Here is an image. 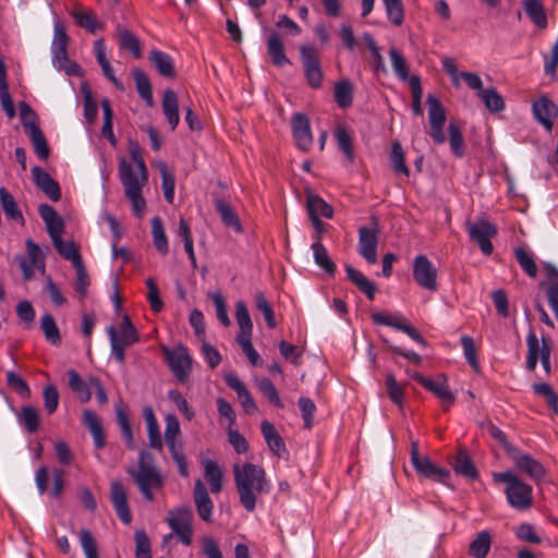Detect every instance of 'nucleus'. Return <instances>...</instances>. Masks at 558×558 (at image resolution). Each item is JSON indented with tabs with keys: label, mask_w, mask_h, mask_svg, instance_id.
<instances>
[{
	"label": "nucleus",
	"mask_w": 558,
	"mask_h": 558,
	"mask_svg": "<svg viewBox=\"0 0 558 558\" xmlns=\"http://www.w3.org/2000/svg\"><path fill=\"white\" fill-rule=\"evenodd\" d=\"M40 328L45 339L52 345L59 347L62 342L59 327L51 314H45L40 318Z\"/></svg>",
	"instance_id": "a19ab883"
},
{
	"label": "nucleus",
	"mask_w": 558,
	"mask_h": 558,
	"mask_svg": "<svg viewBox=\"0 0 558 558\" xmlns=\"http://www.w3.org/2000/svg\"><path fill=\"white\" fill-rule=\"evenodd\" d=\"M151 235L156 250L162 255L167 254L169 251L168 238L165 232L162 220L158 216L151 219Z\"/></svg>",
	"instance_id": "37998d69"
},
{
	"label": "nucleus",
	"mask_w": 558,
	"mask_h": 558,
	"mask_svg": "<svg viewBox=\"0 0 558 558\" xmlns=\"http://www.w3.org/2000/svg\"><path fill=\"white\" fill-rule=\"evenodd\" d=\"M108 335L110 339L111 355L117 362L123 363L125 359V348L133 344L134 342L121 338L114 326H110L108 328Z\"/></svg>",
	"instance_id": "4c0bfd02"
},
{
	"label": "nucleus",
	"mask_w": 558,
	"mask_h": 558,
	"mask_svg": "<svg viewBox=\"0 0 558 558\" xmlns=\"http://www.w3.org/2000/svg\"><path fill=\"white\" fill-rule=\"evenodd\" d=\"M256 308L264 315L265 322L269 328H275L277 326V322L275 318V313L267 301L265 294L260 291L255 293L254 296Z\"/></svg>",
	"instance_id": "6e6d98bb"
},
{
	"label": "nucleus",
	"mask_w": 558,
	"mask_h": 558,
	"mask_svg": "<svg viewBox=\"0 0 558 558\" xmlns=\"http://www.w3.org/2000/svg\"><path fill=\"white\" fill-rule=\"evenodd\" d=\"M535 119L546 129L551 130L554 119L558 114L557 106L546 96H542L532 105Z\"/></svg>",
	"instance_id": "412c9836"
},
{
	"label": "nucleus",
	"mask_w": 558,
	"mask_h": 558,
	"mask_svg": "<svg viewBox=\"0 0 558 558\" xmlns=\"http://www.w3.org/2000/svg\"><path fill=\"white\" fill-rule=\"evenodd\" d=\"M389 160L392 167V170L396 174H402L405 177L410 175V169L405 163V155L400 142L395 141L391 144V150L389 155Z\"/></svg>",
	"instance_id": "ea45409f"
},
{
	"label": "nucleus",
	"mask_w": 558,
	"mask_h": 558,
	"mask_svg": "<svg viewBox=\"0 0 558 558\" xmlns=\"http://www.w3.org/2000/svg\"><path fill=\"white\" fill-rule=\"evenodd\" d=\"M117 33L120 47L132 52L134 58H141L142 49L137 37L120 24L117 26Z\"/></svg>",
	"instance_id": "f704fd0d"
},
{
	"label": "nucleus",
	"mask_w": 558,
	"mask_h": 558,
	"mask_svg": "<svg viewBox=\"0 0 558 558\" xmlns=\"http://www.w3.org/2000/svg\"><path fill=\"white\" fill-rule=\"evenodd\" d=\"M225 380L228 387L235 391L244 411L248 414L254 413L257 410V405L244 383L241 381L239 377L232 373L226 375Z\"/></svg>",
	"instance_id": "4be33fe9"
},
{
	"label": "nucleus",
	"mask_w": 558,
	"mask_h": 558,
	"mask_svg": "<svg viewBox=\"0 0 558 558\" xmlns=\"http://www.w3.org/2000/svg\"><path fill=\"white\" fill-rule=\"evenodd\" d=\"M453 470L469 480H476L478 471L464 450H459L452 463Z\"/></svg>",
	"instance_id": "473e14b6"
},
{
	"label": "nucleus",
	"mask_w": 558,
	"mask_h": 558,
	"mask_svg": "<svg viewBox=\"0 0 558 558\" xmlns=\"http://www.w3.org/2000/svg\"><path fill=\"white\" fill-rule=\"evenodd\" d=\"M387 17L396 25L400 26L404 20V9L401 0H383Z\"/></svg>",
	"instance_id": "4d7b16f0"
},
{
	"label": "nucleus",
	"mask_w": 558,
	"mask_h": 558,
	"mask_svg": "<svg viewBox=\"0 0 558 558\" xmlns=\"http://www.w3.org/2000/svg\"><path fill=\"white\" fill-rule=\"evenodd\" d=\"M311 248L313 251V257L315 264L320 267L323 270H325L328 275H333L336 272V265L331 260V258L328 255L327 248L320 241V236H317V241H315Z\"/></svg>",
	"instance_id": "c756f323"
},
{
	"label": "nucleus",
	"mask_w": 558,
	"mask_h": 558,
	"mask_svg": "<svg viewBox=\"0 0 558 558\" xmlns=\"http://www.w3.org/2000/svg\"><path fill=\"white\" fill-rule=\"evenodd\" d=\"M117 422L120 426L122 437L126 441L129 447H132L133 444V433L129 418V414L123 407H117L116 409Z\"/></svg>",
	"instance_id": "680f3d73"
},
{
	"label": "nucleus",
	"mask_w": 558,
	"mask_h": 558,
	"mask_svg": "<svg viewBox=\"0 0 558 558\" xmlns=\"http://www.w3.org/2000/svg\"><path fill=\"white\" fill-rule=\"evenodd\" d=\"M68 384L70 389L76 393L82 402L89 401L92 393L89 386L83 380L80 374L74 369L66 372Z\"/></svg>",
	"instance_id": "79ce46f5"
},
{
	"label": "nucleus",
	"mask_w": 558,
	"mask_h": 558,
	"mask_svg": "<svg viewBox=\"0 0 558 558\" xmlns=\"http://www.w3.org/2000/svg\"><path fill=\"white\" fill-rule=\"evenodd\" d=\"M414 470L416 473L427 480L448 485L450 478V472L447 469L440 468L435 464L429 457L423 456V459L417 460L415 458Z\"/></svg>",
	"instance_id": "f3484780"
},
{
	"label": "nucleus",
	"mask_w": 558,
	"mask_h": 558,
	"mask_svg": "<svg viewBox=\"0 0 558 558\" xmlns=\"http://www.w3.org/2000/svg\"><path fill=\"white\" fill-rule=\"evenodd\" d=\"M533 391L538 396H543L548 407L551 408L555 412L558 411V396L555 393L554 389L549 384H534Z\"/></svg>",
	"instance_id": "338daca9"
},
{
	"label": "nucleus",
	"mask_w": 558,
	"mask_h": 558,
	"mask_svg": "<svg viewBox=\"0 0 558 558\" xmlns=\"http://www.w3.org/2000/svg\"><path fill=\"white\" fill-rule=\"evenodd\" d=\"M17 420L19 423L23 425L29 434L37 432L39 427L38 410L32 405L22 407Z\"/></svg>",
	"instance_id": "de8ad7c7"
},
{
	"label": "nucleus",
	"mask_w": 558,
	"mask_h": 558,
	"mask_svg": "<svg viewBox=\"0 0 558 558\" xmlns=\"http://www.w3.org/2000/svg\"><path fill=\"white\" fill-rule=\"evenodd\" d=\"M523 8L530 20L541 29L548 25L547 14L539 0H524Z\"/></svg>",
	"instance_id": "2f4dec72"
},
{
	"label": "nucleus",
	"mask_w": 558,
	"mask_h": 558,
	"mask_svg": "<svg viewBox=\"0 0 558 558\" xmlns=\"http://www.w3.org/2000/svg\"><path fill=\"white\" fill-rule=\"evenodd\" d=\"M267 52L272 64L277 68H282L291 63L286 54L282 38L280 34L275 31L267 37Z\"/></svg>",
	"instance_id": "5701e85b"
},
{
	"label": "nucleus",
	"mask_w": 558,
	"mask_h": 558,
	"mask_svg": "<svg viewBox=\"0 0 558 558\" xmlns=\"http://www.w3.org/2000/svg\"><path fill=\"white\" fill-rule=\"evenodd\" d=\"M32 175L37 187L41 190L49 199L58 202L61 198V189L59 183L52 179L47 171L35 166L32 169Z\"/></svg>",
	"instance_id": "aec40b11"
},
{
	"label": "nucleus",
	"mask_w": 558,
	"mask_h": 558,
	"mask_svg": "<svg viewBox=\"0 0 558 558\" xmlns=\"http://www.w3.org/2000/svg\"><path fill=\"white\" fill-rule=\"evenodd\" d=\"M80 543L86 558H98V549L95 538L88 530L78 533Z\"/></svg>",
	"instance_id": "0e129e2a"
},
{
	"label": "nucleus",
	"mask_w": 558,
	"mask_h": 558,
	"mask_svg": "<svg viewBox=\"0 0 558 558\" xmlns=\"http://www.w3.org/2000/svg\"><path fill=\"white\" fill-rule=\"evenodd\" d=\"M163 354L173 376L180 384L187 381L192 371V357L184 345L163 348Z\"/></svg>",
	"instance_id": "0eeeda50"
},
{
	"label": "nucleus",
	"mask_w": 558,
	"mask_h": 558,
	"mask_svg": "<svg viewBox=\"0 0 558 558\" xmlns=\"http://www.w3.org/2000/svg\"><path fill=\"white\" fill-rule=\"evenodd\" d=\"M54 248L58 253L66 260H70L72 265H76L82 260V257L73 242H64L62 238L52 241Z\"/></svg>",
	"instance_id": "8fccbe9b"
},
{
	"label": "nucleus",
	"mask_w": 558,
	"mask_h": 558,
	"mask_svg": "<svg viewBox=\"0 0 558 558\" xmlns=\"http://www.w3.org/2000/svg\"><path fill=\"white\" fill-rule=\"evenodd\" d=\"M461 345L463 349V354L466 360V362L470 364V366L477 372L478 371V362L476 356V347L474 343V340L472 337L464 335L460 339Z\"/></svg>",
	"instance_id": "e2e57ef3"
},
{
	"label": "nucleus",
	"mask_w": 558,
	"mask_h": 558,
	"mask_svg": "<svg viewBox=\"0 0 558 558\" xmlns=\"http://www.w3.org/2000/svg\"><path fill=\"white\" fill-rule=\"evenodd\" d=\"M260 432L269 450L274 454L280 458L283 456V453L288 452L282 437L278 434L275 426L270 422L263 421L260 424Z\"/></svg>",
	"instance_id": "b1692460"
},
{
	"label": "nucleus",
	"mask_w": 558,
	"mask_h": 558,
	"mask_svg": "<svg viewBox=\"0 0 558 558\" xmlns=\"http://www.w3.org/2000/svg\"><path fill=\"white\" fill-rule=\"evenodd\" d=\"M204 474L209 483L210 492L218 494L222 489V471L219 465L213 460H206L204 463Z\"/></svg>",
	"instance_id": "e433bc0d"
},
{
	"label": "nucleus",
	"mask_w": 558,
	"mask_h": 558,
	"mask_svg": "<svg viewBox=\"0 0 558 558\" xmlns=\"http://www.w3.org/2000/svg\"><path fill=\"white\" fill-rule=\"evenodd\" d=\"M409 85L412 94V111L415 116H422L423 114V107H422V95L423 89L421 86V80L417 75H413L409 80Z\"/></svg>",
	"instance_id": "bf43d9fd"
},
{
	"label": "nucleus",
	"mask_w": 558,
	"mask_h": 558,
	"mask_svg": "<svg viewBox=\"0 0 558 558\" xmlns=\"http://www.w3.org/2000/svg\"><path fill=\"white\" fill-rule=\"evenodd\" d=\"M469 236L474 241L484 255H490L494 246L490 241L497 234L496 227L489 221L482 219L477 222L468 223Z\"/></svg>",
	"instance_id": "9d476101"
},
{
	"label": "nucleus",
	"mask_w": 558,
	"mask_h": 558,
	"mask_svg": "<svg viewBox=\"0 0 558 558\" xmlns=\"http://www.w3.org/2000/svg\"><path fill=\"white\" fill-rule=\"evenodd\" d=\"M494 481L507 484L505 495L508 504L517 510H527L533 502V488L524 483L513 472H500L493 474Z\"/></svg>",
	"instance_id": "20e7f679"
},
{
	"label": "nucleus",
	"mask_w": 558,
	"mask_h": 558,
	"mask_svg": "<svg viewBox=\"0 0 558 558\" xmlns=\"http://www.w3.org/2000/svg\"><path fill=\"white\" fill-rule=\"evenodd\" d=\"M161 107L165 118L173 131L180 122L179 100L174 90L166 89L163 92Z\"/></svg>",
	"instance_id": "393cba45"
},
{
	"label": "nucleus",
	"mask_w": 558,
	"mask_h": 558,
	"mask_svg": "<svg viewBox=\"0 0 558 558\" xmlns=\"http://www.w3.org/2000/svg\"><path fill=\"white\" fill-rule=\"evenodd\" d=\"M333 96L337 105L347 109L352 105L353 101V86L348 80L336 83Z\"/></svg>",
	"instance_id": "49530a36"
},
{
	"label": "nucleus",
	"mask_w": 558,
	"mask_h": 558,
	"mask_svg": "<svg viewBox=\"0 0 558 558\" xmlns=\"http://www.w3.org/2000/svg\"><path fill=\"white\" fill-rule=\"evenodd\" d=\"M131 157L137 165L141 178H138L132 166L125 160H122L119 165V174L124 186L125 196L132 204L134 215L142 218L146 208V201L142 195V187L148 180V170L137 150L131 151Z\"/></svg>",
	"instance_id": "f03ea898"
},
{
	"label": "nucleus",
	"mask_w": 558,
	"mask_h": 558,
	"mask_svg": "<svg viewBox=\"0 0 558 558\" xmlns=\"http://www.w3.org/2000/svg\"><path fill=\"white\" fill-rule=\"evenodd\" d=\"M130 476L137 485L144 499L154 500V490H160L165 485V478L153 463V457L147 451H140L136 469H130Z\"/></svg>",
	"instance_id": "7ed1b4c3"
},
{
	"label": "nucleus",
	"mask_w": 558,
	"mask_h": 558,
	"mask_svg": "<svg viewBox=\"0 0 558 558\" xmlns=\"http://www.w3.org/2000/svg\"><path fill=\"white\" fill-rule=\"evenodd\" d=\"M335 137L340 150L344 154L349 161L354 159V149L352 138L348 130L343 125H338L335 131Z\"/></svg>",
	"instance_id": "603ef678"
},
{
	"label": "nucleus",
	"mask_w": 558,
	"mask_h": 558,
	"mask_svg": "<svg viewBox=\"0 0 558 558\" xmlns=\"http://www.w3.org/2000/svg\"><path fill=\"white\" fill-rule=\"evenodd\" d=\"M413 378L425 389L435 395L442 402L445 410H448V408L454 403L456 397L450 391L445 376H439V379L441 380H433L423 376L422 374L416 373L413 375Z\"/></svg>",
	"instance_id": "4468645a"
},
{
	"label": "nucleus",
	"mask_w": 558,
	"mask_h": 558,
	"mask_svg": "<svg viewBox=\"0 0 558 558\" xmlns=\"http://www.w3.org/2000/svg\"><path fill=\"white\" fill-rule=\"evenodd\" d=\"M514 256L518 264L525 271V274L531 278H535L537 275V266L532 254L524 247H517L514 250Z\"/></svg>",
	"instance_id": "5fc2aeb1"
},
{
	"label": "nucleus",
	"mask_w": 558,
	"mask_h": 558,
	"mask_svg": "<svg viewBox=\"0 0 558 558\" xmlns=\"http://www.w3.org/2000/svg\"><path fill=\"white\" fill-rule=\"evenodd\" d=\"M492 537L489 532L482 531L471 542L469 553L475 558H485L490 549Z\"/></svg>",
	"instance_id": "a18cd8bd"
},
{
	"label": "nucleus",
	"mask_w": 558,
	"mask_h": 558,
	"mask_svg": "<svg viewBox=\"0 0 558 558\" xmlns=\"http://www.w3.org/2000/svg\"><path fill=\"white\" fill-rule=\"evenodd\" d=\"M485 107L490 112H500L505 108V101L502 96L496 90V88L483 89L478 93Z\"/></svg>",
	"instance_id": "09e8293b"
},
{
	"label": "nucleus",
	"mask_w": 558,
	"mask_h": 558,
	"mask_svg": "<svg viewBox=\"0 0 558 558\" xmlns=\"http://www.w3.org/2000/svg\"><path fill=\"white\" fill-rule=\"evenodd\" d=\"M82 93L84 100V117L89 123H93L96 120L98 113L97 104L90 89L86 85H83Z\"/></svg>",
	"instance_id": "69168bd1"
},
{
	"label": "nucleus",
	"mask_w": 558,
	"mask_h": 558,
	"mask_svg": "<svg viewBox=\"0 0 558 558\" xmlns=\"http://www.w3.org/2000/svg\"><path fill=\"white\" fill-rule=\"evenodd\" d=\"M70 37L66 34L65 26L60 21L53 24V38L51 43L52 64L58 71H64L66 75H80V65L69 59L68 46Z\"/></svg>",
	"instance_id": "39448f33"
},
{
	"label": "nucleus",
	"mask_w": 558,
	"mask_h": 558,
	"mask_svg": "<svg viewBox=\"0 0 558 558\" xmlns=\"http://www.w3.org/2000/svg\"><path fill=\"white\" fill-rule=\"evenodd\" d=\"M193 499L201 519L205 522H210L214 502L201 478H196L194 482Z\"/></svg>",
	"instance_id": "6ab92c4d"
},
{
	"label": "nucleus",
	"mask_w": 558,
	"mask_h": 558,
	"mask_svg": "<svg viewBox=\"0 0 558 558\" xmlns=\"http://www.w3.org/2000/svg\"><path fill=\"white\" fill-rule=\"evenodd\" d=\"M301 415L304 422V427L311 429L314 425V416L316 413V404L311 398L301 397L298 401Z\"/></svg>",
	"instance_id": "13d9d810"
},
{
	"label": "nucleus",
	"mask_w": 558,
	"mask_h": 558,
	"mask_svg": "<svg viewBox=\"0 0 558 558\" xmlns=\"http://www.w3.org/2000/svg\"><path fill=\"white\" fill-rule=\"evenodd\" d=\"M386 388L390 400L393 403L401 405L404 398V390L403 387L398 384L396 377L392 374H388L386 376Z\"/></svg>",
	"instance_id": "774afa93"
},
{
	"label": "nucleus",
	"mask_w": 558,
	"mask_h": 558,
	"mask_svg": "<svg viewBox=\"0 0 558 558\" xmlns=\"http://www.w3.org/2000/svg\"><path fill=\"white\" fill-rule=\"evenodd\" d=\"M136 92L138 96L146 102L148 107L154 106V98L151 92V83L148 75L138 68L132 70Z\"/></svg>",
	"instance_id": "c85d7f7f"
},
{
	"label": "nucleus",
	"mask_w": 558,
	"mask_h": 558,
	"mask_svg": "<svg viewBox=\"0 0 558 558\" xmlns=\"http://www.w3.org/2000/svg\"><path fill=\"white\" fill-rule=\"evenodd\" d=\"M344 270L347 278L355 284V287L366 295L369 301L375 299L376 287L368 280L361 271L353 268L351 265H345Z\"/></svg>",
	"instance_id": "bb28decb"
},
{
	"label": "nucleus",
	"mask_w": 558,
	"mask_h": 558,
	"mask_svg": "<svg viewBox=\"0 0 558 558\" xmlns=\"http://www.w3.org/2000/svg\"><path fill=\"white\" fill-rule=\"evenodd\" d=\"M306 207L310 217H324L327 219L333 217L332 207L318 195L308 194L306 197Z\"/></svg>",
	"instance_id": "7c9ffc66"
},
{
	"label": "nucleus",
	"mask_w": 558,
	"mask_h": 558,
	"mask_svg": "<svg viewBox=\"0 0 558 558\" xmlns=\"http://www.w3.org/2000/svg\"><path fill=\"white\" fill-rule=\"evenodd\" d=\"M193 520L194 513L192 508L189 506H181L169 510L166 519L172 532L179 537L182 544L186 546L192 544Z\"/></svg>",
	"instance_id": "423d86ee"
},
{
	"label": "nucleus",
	"mask_w": 558,
	"mask_h": 558,
	"mask_svg": "<svg viewBox=\"0 0 558 558\" xmlns=\"http://www.w3.org/2000/svg\"><path fill=\"white\" fill-rule=\"evenodd\" d=\"M26 133L33 144V147L40 159H47L49 157V146L46 137L40 130L38 124L29 123Z\"/></svg>",
	"instance_id": "72a5a7b5"
},
{
	"label": "nucleus",
	"mask_w": 558,
	"mask_h": 558,
	"mask_svg": "<svg viewBox=\"0 0 558 558\" xmlns=\"http://www.w3.org/2000/svg\"><path fill=\"white\" fill-rule=\"evenodd\" d=\"M293 138L299 149L307 151L313 144L310 119L306 114L296 112L291 119Z\"/></svg>",
	"instance_id": "2eb2a0df"
},
{
	"label": "nucleus",
	"mask_w": 558,
	"mask_h": 558,
	"mask_svg": "<svg viewBox=\"0 0 558 558\" xmlns=\"http://www.w3.org/2000/svg\"><path fill=\"white\" fill-rule=\"evenodd\" d=\"M372 322L376 325H384L391 327L396 330L402 331L408 335L416 343L425 347L426 341L420 335V332L411 325L407 323V319L401 314H390L384 312H375L371 316Z\"/></svg>",
	"instance_id": "1a4fd4ad"
},
{
	"label": "nucleus",
	"mask_w": 558,
	"mask_h": 558,
	"mask_svg": "<svg viewBox=\"0 0 558 558\" xmlns=\"http://www.w3.org/2000/svg\"><path fill=\"white\" fill-rule=\"evenodd\" d=\"M148 60L161 76L169 78L174 77V63L170 54L160 50H151Z\"/></svg>",
	"instance_id": "cd10ccee"
},
{
	"label": "nucleus",
	"mask_w": 558,
	"mask_h": 558,
	"mask_svg": "<svg viewBox=\"0 0 558 558\" xmlns=\"http://www.w3.org/2000/svg\"><path fill=\"white\" fill-rule=\"evenodd\" d=\"M234 483L240 504L247 512L255 510L259 496L270 492L265 470L253 463H244L242 468L234 466Z\"/></svg>",
	"instance_id": "f257e3e1"
},
{
	"label": "nucleus",
	"mask_w": 558,
	"mask_h": 558,
	"mask_svg": "<svg viewBox=\"0 0 558 558\" xmlns=\"http://www.w3.org/2000/svg\"><path fill=\"white\" fill-rule=\"evenodd\" d=\"M511 458L515 469L520 473L525 474L535 483H539L544 480L546 475V469L531 454L515 451Z\"/></svg>",
	"instance_id": "ddd939ff"
},
{
	"label": "nucleus",
	"mask_w": 558,
	"mask_h": 558,
	"mask_svg": "<svg viewBox=\"0 0 558 558\" xmlns=\"http://www.w3.org/2000/svg\"><path fill=\"white\" fill-rule=\"evenodd\" d=\"M257 388L263 396L276 408L283 409L284 404L279 396L276 386L269 378H262L257 381Z\"/></svg>",
	"instance_id": "3c124183"
},
{
	"label": "nucleus",
	"mask_w": 558,
	"mask_h": 558,
	"mask_svg": "<svg viewBox=\"0 0 558 558\" xmlns=\"http://www.w3.org/2000/svg\"><path fill=\"white\" fill-rule=\"evenodd\" d=\"M428 120L430 125L429 135L436 144H442L446 141L444 124L446 122V112L442 104L433 95L427 96Z\"/></svg>",
	"instance_id": "9b49d317"
},
{
	"label": "nucleus",
	"mask_w": 558,
	"mask_h": 558,
	"mask_svg": "<svg viewBox=\"0 0 558 558\" xmlns=\"http://www.w3.org/2000/svg\"><path fill=\"white\" fill-rule=\"evenodd\" d=\"M215 208L226 227L233 229L236 233L243 232L240 219L228 202L217 198L215 201Z\"/></svg>",
	"instance_id": "a878e982"
},
{
	"label": "nucleus",
	"mask_w": 558,
	"mask_h": 558,
	"mask_svg": "<svg viewBox=\"0 0 558 558\" xmlns=\"http://www.w3.org/2000/svg\"><path fill=\"white\" fill-rule=\"evenodd\" d=\"M0 202L5 216L12 220L24 222L23 215L12 194L5 189L0 187Z\"/></svg>",
	"instance_id": "c03bdc74"
},
{
	"label": "nucleus",
	"mask_w": 558,
	"mask_h": 558,
	"mask_svg": "<svg viewBox=\"0 0 558 558\" xmlns=\"http://www.w3.org/2000/svg\"><path fill=\"white\" fill-rule=\"evenodd\" d=\"M413 278L423 289H437V269L425 255H417L413 262Z\"/></svg>",
	"instance_id": "f8f14e48"
},
{
	"label": "nucleus",
	"mask_w": 558,
	"mask_h": 558,
	"mask_svg": "<svg viewBox=\"0 0 558 558\" xmlns=\"http://www.w3.org/2000/svg\"><path fill=\"white\" fill-rule=\"evenodd\" d=\"M389 57L396 75L405 81L409 77V68L403 54L396 48L390 49Z\"/></svg>",
	"instance_id": "052dcab7"
},
{
	"label": "nucleus",
	"mask_w": 558,
	"mask_h": 558,
	"mask_svg": "<svg viewBox=\"0 0 558 558\" xmlns=\"http://www.w3.org/2000/svg\"><path fill=\"white\" fill-rule=\"evenodd\" d=\"M448 131H449V144H450V149H451L452 154L458 158L463 157L464 153H465V147H464L463 135H462L460 128L456 123L450 122V124L448 126Z\"/></svg>",
	"instance_id": "864d4df0"
},
{
	"label": "nucleus",
	"mask_w": 558,
	"mask_h": 558,
	"mask_svg": "<svg viewBox=\"0 0 558 558\" xmlns=\"http://www.w3.org/2000/svg\"><path fill=\"white\" fill-rule=\"evenodd\" d=\"M235 319L240 327L236 338L252 337L253 322L251 319L245 302L238 301L235 304Z\"/></svg>",
	"instance_id": "c9c22d12"
},
{
	"label": "nucleus",
	"mask_w": 558,
	"mask_h": 558,
	"mask_svg": "<svg viewBox=\"0 0 558 558\" xmlns=\"http://www.w3.org/2000/svg\"><path fill=\"white\" fill-rule=\"evenodd\" d=\"M110 500L121 522L129 524L132 520V514L128 504V493L119 481H113L110 485Z\"/></svg>",
	"instance_id": "dca6fc26"
},
{
	"label": "nucleus",
	"mask_w": 558,
	"mask_h": 558,
	"mask_svg": "<svg viewBox=\"0 0 558 558\" xmlns=\"http://www.w3.org/2000/svg\"><path fill=\"white\" fill-rule=\"evenodd\" d=\"M75 23L90 34H95L97 31L104 28V24L96 20V16L92 12H86L81 9L73 10L71 12Z\"/></svg>",
	"instance_id": "58836bf2"
},
{
	"label": "nucleus",
	"mask_w": 558,
	"mask_h": 558,
	"mask_svg": "<svg viewBox=\"0 0 558 558\" xmlns=\"http://www.w3.org/2000/svg\"><path fill=\"white\" fill-rule=\"evenodd\" d=\"M300 54L307 84L312 88H319L324 74L316 49L311 45H303L300 48Z\"/></svg>",
	"instance_id": "6e6552de"
},
{
	"label": "nucleus",
	"mask_w": 558,
	"mask_h": 558,
	"mask_svg": "<svg viewBox=\"0 0 558 558\" xmlns=\"http://www.w3.org/2000/svg\"><path fill=\"white\" fill-rule=\"evenodd\" d=\"M378 239L375 230L367 227L359 229V254L368 263H377Z\"/></svg>",
	"instance_id": "a211bd4d"
}]
</instances>
